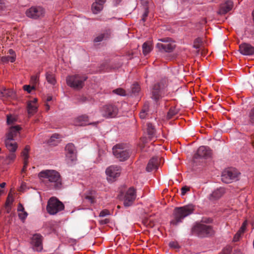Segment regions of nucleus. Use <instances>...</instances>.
Returning <instances> with one entry per match:
<instances>
[{"label":"nucleus","mask_w":254,"mask_h":254,"mask_svg":"<svg viewBox=\"0 0 254 254\" xmlns=\"http://www.w3.org/2000/svg\"><path fill=\"white\" fill-rule=\"evenodd\" d=\"M28 215L26 211L20 212L18 213L19 218L22 221L24 220Z\"/></svg>","instance_id":"43"},{"label":"nucleus","mask_w":254,"mask_h":254,"mask_svg":"<svg viewBox=\"0 0 254 254\" xmlns=\"http://www.w3.org/2000/svg\"><path fill=\"white\" fill-rule=\"evenodd\" d=\"M109 214H110L109 211L107 209H104L100 212L99 216L100 217H105Z\"/></svg>","instance_id":"47"},{"label":"nucleus","mask_w":254,"mask_h":254,"mask_svg":"<svg viewBox=\"0 0 254 254\" xmlns=\"http://www.w3.org/2000/svg\"><path fill=\"white\" fill-rule=\"evenodd\" d=\"M249 117V122L252 124H254V107L251 110Z\"/></svg>","instance_id":"40"},{"label":"nucleus","mask_w":254,"mask_h":254,"mask_svg":"<svg viewBox=\"0 0 254 254\" xmlns=\"http://www.w3.org/2000/svg\"><path fill=\"white\" fill-rule=\"evenodd\" d=\"M202 39L200 38H196L193 43V47L196 49H199L202 43Z\"/></svg>","instance_id":"38"},{"label":"nucleus","mask_w":254,"mask_h":254,"mask_svg":"<svg viewBox=\"0 0 254 254\" xmlns=\"http://www.w3.org/2000/svg\"><path fill=\"white\" fill-rule=\"evenodd\" d=\"M21 129V128L19 126L11 127L6 134V138L13 139L14 137L19 134Z\"/></svg>","instance_id":"21"},{"label":"nucleus","mask_w":254,"mask_h":254,"mask_svg":"<svg viewBox=\"0 0 254 254\" xmlns=\"http://www.w3.org/2000/svg\"><path fill=\"white\" fill-rule=\"evenodd\" d=\"M87 78V76L83 75H70L66 77V83L70 87L76 90H79L83 87L84 81Z\"/></svg>","instance_id":"4"},{"label":"nucleus","mask_w":254,"mask_h":254,"mask_svg":"<svg viewBox=\"0 0 254 254\" xmlns=\"http://www.w3.org/2000/svg\"><path fill=\"white\" fill-rule=\"evenodd\" d=\"M194 210V205L192 204L175 207L172 214V219L170 221L171 225L175 226L178 225L183 222L185 218L192 214Z\"/></svg>","instance_id":"2"},{"label":"nucleus","mask_w":254,"mask_h":254,"mask_svg":"<svg viewBox=\"0 0 254 254\" xmlns=\"http://www.w3.org/2000/svg\"><path fill=\"white\" fill-rule=\"evenodd\" d=\"M15 158V155L14 154V152H10V153L7 156V159H8L9 160L10 162V161H13Z\"/></svg>","instance_id":"48"},{"label":"nucleus","mask_w":254,"mask_h":254,"mask_svg":"<svg viewBox=\"0 0 254 254\" xmlns=\"http://www.w3.org/2000/svg\"><path fill=\"white\" fill-rule=\"evenodd\" d=\"M122 0H115L114 2L116 4V5H117L119 4V3Z\"/></svg>","instance_id":"63"},{"label":"nucleus","mask_w":254,"mask_h":254,"mask_svg":"<svg viewBox=\"0 0 254 254\" xmlns=\"http://www.w3.org/2000/svg\"><path fill=\"white\" fill-rule=\"evenodd\" d=\"M190 190V188L189 187H188L187 186H184L183 187L182 189H181V194L182 195H185L186 192Z\"/></svg>","instance_id":"49"},{"label":"nucleus","mask_w":254,"mask_h":254,"mask_svg":"<svg viewBox=\"0 0 254 254\" xmlns=\"http://www.w3.org/2000/svg\"><path fill=\"white\" fill-rule=\"evenodd\" d=\"M35 88L34 87L31 86L29 85H25L23 86V89L25 91H26L28 92V93H30L32 89H34Z\"/></svg>","instance_id":"44"},{"label":"nucleus","mask_w":254,"mask_h":254,"mask_svg":"<svg viewBox=\"0 0 254 254\" xmlns=\"http://www.w3.org/2000/svg\"><path fill=\"white\" fill-rule=\"evenodd\" d=\"M60 136L59 134H53L49 140L48 143L52 145H56L59 143V141L56 139H59Z\"/></svg>","instance_id":"32"},{"label":"nucleus","mask_w":254,"mask_h":254,"mask_svg":"<svg viewBox=\"0 0 254 254\" xmlns=\"http://www.w3.org/2000/svg\"><path fill=\"white\" fill-rule=\"evenodd\" d=\"M147 131L149 137L151 138L155 135V129L154 126L151 123L147 124Z\"/></svg>","instance_id":"29"},{"label":"nucleus","mask_w":254,"mask_h":254,"mask_svg":"<svg viewBox=\"0 0 254 254\" xmlns=\"http://www.w3.org/2000/svg\"><path fill=\"white\" fill-rule=\"evenodd\" d=\"M103 8V6L97 3L96 2L93 3L91 9L93 13L97 14L99 13Z\"/></svg>","instance_id":"28"},{"label":"nucleus","mask_w":254,"mask_h":254,"mask_svg":"<svg viewBox=\"0 0 254 254\" xmlns=\"http://www.w3.org/2000/svg\"><path fill=\"white\" fill-rule=\"evenodd\" d=\"M192 231L200 238L211 237L215 233V231L212 226L200 223L194 226Z\"/></svg>","instance_id":"3"},{"label":"nucleus","mask_w":254,"mask_h":254,"mask_svg":"<svg viewBox=\"0 0 254 254\" xmlns=\"http://www.w3.org/2000/svg\"><path fill=\"white\" fill-rule=\"evenodd\" d=\"M17 211L19 212H24L25 211L24 210V208L23 207V206L22 205V204L21 203H19L18 204V208H17Z\"/></svg>","instance_id":"52"},{"label":"nucleus","mask_w":254,"mask_h":254,"mask_svg":"<svg viewBox=\"0 0 254 254\" xmlns=\"http://www.w3.org/2000/svg\"><path fill=\"white\" fill-rule=\"evenodd\" d=\"M140 91V87L138 84L135 83L132 85L131 87V92L133 94L138 93Z\"/></svg>","instance_id":"37"},{"label":"nucleus","mask_w":254,"mask_h":254,"mask_svg":"<svg viewBox=\"0 0 254 254\" xmlns=\"http://www.w3.org/2000/svg\"><path fill=\"white\" fill-rule=\"evenodd\" d=\"M160 158L159 157H153L150 159L146 168L147 172H151L157 170L160 163Z\"/></svg>","instance_id":"17"},{"label":"nucleus","mask_w":254,"mask_h":254,"mask_svg":"<svg viewBox=\"0 0 254 254\" xmlns=\"http://www.w3.org/2000/svg\"><path fill=\"white\" fill-rule=\"evenodd\" d=\"M8 53L11 55V56H15L14 51L12 49H9L8 50Z\"/></svg>","instance_id":"58"},{"label":"nucleus","mask_w":254,"mask_h":254,"mask_svg":"<svg viewBox=\"0 0 254 254\" xmlns=\"http://www.w3.org/2000/svg\"><path fill=\"white\" fill-rule=\"evenodd\" d=\"M211 155V150L209 147L205 146H200L196 153H195L193 157V161L194 163L196 162V160L199 158H208Z\"/></svg>","instance_id":"12"},{"label":"nucleus","mask_w":254,"mask_h":254,"mask_svg":"<svg viewBox=\"0 0 254 254\" xmlns=\"http://www.w3.org/2000/svg\"><path fill=\"white\" fill-rule=\"evenodd\" d=\"M141 111H144L145 113L148 111V107H144Z\"/></svg>","instance_id":"61"},{"label":"nucleus","mask_w":254,"mask_h":254,"mask_svg":"<svg viewBox=\"0 0 254 254\" xmlns=\"http://www.w3.org/2000/svg\"><path fill=\"white\" fill-rule=\"evenodd\" d=\"M240 52L246 56H252L254 54V47L248 43H243L239 46Z\"/></svg>","instance_id":"16"},{"label":"nucleus","mask_w":254,"mask_h":254,"mask_svg":"<svg viewBox=\"0 0 254 254\" xmlns=\"http://www.w3.org/2000/svg\"><path fill=\"white\" fill-rule=\"evenodd\" d=\"M136 197L135 190L133 187L129 188L127 191L123 199L124 206L128 207L131 206L134 203Z\"/></svg>","instance_id":"11"},{"label":"nucleus","mask_w":254,"mask_h":254,"mask_svg":"<svg viewBox=\"0 0 254 254\" xmlns=\"http://www.w3.org/2000/svg\"><path fill=\"white\" fill-rule=\"evenodd\" d=\"M24 161V165H23V167L22 169V173H24L26 171V169L27 168V165H28V160H23Z\"/></svg>","instance_id":"51"},{"label":"nucleus","mask_w":254,"mask_h":254,"mask_svg":"<svg viewBox=\"0 0 254 254\" xmlns=\"http://www.w3.org/2000/svg\"><path fill=\"white\" fill-rule=\"evenodd\" d=\"M113 93L121 96H126V91L122 88H117L113 91Z\"/></svg>","instance_id":"39"},{"label":"nucleus","mask_w":254,"mask_h":254,"mask_svg":"<svg viewBox=\"0 0 254 254\" xmlns=\"http://www.w3.org/2000/svg\"><path fill=\"white\" fill-rule=\"evenodd\" d=\"M52 100V97L51 96H49L47 97L46 101L47 102L51 101Z\"/></svg>","instance_id":"59"},{"label":"nucleus","mask_w":254,"mask_h":254,"mask_svg":"<svg viewBox=\"0 0 254 254\" xmlns=\"http://www.w3.org/2000/svg\"><path fill=\"white\" fill-rule=\"evenodd\" d=\"M232 250L231 247H226L222 251V254H231Z\"/></svg>","instance_id":"46"},{"label":"nucleus","mask_w":254,"mask_h":254,"mask_svg":"<svg viewBox=\"0 0 254 254\" xmlns=\"http://www.w3.org/2000/svg\"><path fill=\"white\" fill-rule=\"evenodd\" d=\"M0 98L2 99L11 100L16 98L15 92L10 89L0 90Z\"/></svg>","instance_id":"19"},{"label":"nucleus","mask_w":254,"mask_h":254,"mask_svg":"<svg viewBox=\"0 0 254 254\" xmlns=\"http://www.w3.org/2000/svg\"><path fill=\"white\" fill-rule=\"evenodd\" d=\"M85 198L88 200L91 203H93L94 202V198L91 195H86Z\"/></svg>","instance_id":"50"},{"label":"nucleus","mask_w":254,"mask_h":254,"mask_svg":"<svg viewBox=\"0 0 254 254\" xmlns=\"http://www.w3.org/2000/svg\"><path fill=\"white\" fill-rule=\"evenodd\" d=\"M178 111L175 108H171L168 113V118L171 119L177 114Z\"/></svg>","instance_id":"35"},{"label":"nucleus","mask_w":254,"mask_h":254,"mask_svg":"<svg viewBox=\"0 0 254 254\" xmlns=\"http://www.w3.org/2000/svg\"><path fill=\"white\" fill-rule=\"evenodd\" d=\"M42 236L39 234H34L32 238V243L34 249L37 252H41L43 249Z\"/></svg>","instance_id":"15"},{"label":"nucleus","mask_w":254,"mask_h":254,"mask_svg":"<svg viewBox=\"0 0 254 254\" xmlns=\"http://www.w3.org/2000/svg\"><path fill=\"white\" fill-rule=\"evenodd\" d=\"M5 144L7 149L10 152H14L17 148V144L13 141V139L6 138L5 140Z\"/></svg>","instance_id":"25"},{"label":"nucleus","mask_w":254,"mask_h":254,"mask_svg":"<svg viewBox=\"0 0 254 254\" xmlns=\"http://www.w3.org/2000/svg\"><path fill=\"white\" fill-rule=\"evenodd\" d=\"M148 14V7H144V12L142 15V17L141 18V21H142L143 22H144L146 20V18L147 17Z\"/></svg>","instance_id":"42"},{"label":"nucleus","mask_w":254,"mask_h":254,"mask_svg":"<svg viewBox=\"0 0 254 254\" xmlns=\"http://www.w3.org/2000/svg\"><path fill=\"white\" fill-rule=\"evenodd\" d=\"M66 158L71 162L74 161L76 159V151L73 144L68 143L65 148Z\"/></svg>","instance_id":"14"},{"label":"nucleus","mask_w":254,"mask_h":254,"mask_svg":"<svg viewBox=\"0 0 254 254\" xmlns=\"http://www.w3.org/2000/svg\"><path fill=\"white\" fill-rule=\"evenodd\" d=\"M169 246L173 249H179L180 248V246L177 242H170Z\"/></svg>","instance_id":"45"},{"label":"nucleus","mask_w":254,"mask_h":254,"mask_svg":"<svg viewBox=\"0 0 254 254\" xmlns=\"http://www.w3.org/2000/svg\"><path fill=\"white\" fill-rule=\"evenodd\" d=\"M225 190L223 188H219L214 190L210 195L209 199L215 200L219 199L225 193Z\"/></svg>","instance_id":"23"},{"label":"nucleus","mask_w":254,"mask_h":254,"mask_svg":"<svg viewBox=\"0 0 254 254\" xmlns=\"http://www.w3.org/2000/svg\"><path fill=\"white\" fill-rule=\"evenodd\" d=\"M44 9L40 6H33L27 9L26 11V15L30 18L37 19L44 16Z\"/></svg>","instance_id":"13"},{"label":"nucleus","mask_w":254,"mask_h":254,"mask_svg":"<svg viewBox=\"0 0 254 254\" xmlns=\"http://www.w3.org/2000/svg\"><path fill=\"white\" fill-rule=\"evenodd\" d=\"M240 173L234 168H230L223 171L221 175L222 181L225 183H230L238 180Z\"/></svg>","instance_id":"8"},{"label":"nucleus","mask_w":254,"mask_h":254,"mask_svg":"<svg viewBox=\"0 0 254 254\" xmlns=\"http://www.w3.org/2000/svg\"><path fill=\"white\" fill-rule=\"evenodd\" d=\"M152 50V45L150 42H146L142 45V52L144 55H147Z\"/></svg>","instance_id":"27"},{"label":"nucleus","mask_w":254,"mask_h":254,"mask_svg":"<svg viewBox=\"0 0 254 254\" xmlns=\"http://www.w3.org/2000/svg\"><path fill=\"white\" fill-rule=\"evenodd\" d=\"M165 80H161L155 83L152 87L151 98L155 101H158L162 97V91L165 88Z\"/></svg>","instance_id":"9"},{"label":"nucleus","mask_w":254,"mask_h":254,"mask_svg":"<svg viewBox=\"0 0 254 254\" xmlns=\"http://www.w3.org/2000/svg\"><path fill=\"white\" fill-rule=\"evenodd\" d=\"M6 207V209L7 213H9L10 212V210H11V207H10V206H8V207Z\"/></svg>","instance_id":"60"},{"label":"nucleus","mask_w":254,"mask_h":254,"mask_svg":"<svg viewBox=\"0 0 254 254\" xmlns=\"http://www.w3.org/2000/svg\"><path fill=\"white\" fill-rule=\"evenodd\" d=\"M16 118L12 115L7 116V123L8 125H11L16 121Z\"/></svg>","instance_id":"41"},{"label":"nucleus","mask_w":254,"mask_h":254,"mask_svg":"<svg viewBox=\"0 0 254 254\" xmlns=\"http://www.w3.org/2000/svg\"><path fill=\"white\" fill-rule=\"evenodd\" d=\"M233 7V2L231 0H227L225 3L221 4L219 10V13L225 14L230 11Z\"/></svg>","instance_id":"22"},{"label":"nucleus","mask_w":254,"mask_h":254,"mask_svg":"<svg viewBox=\"0 0 254 254\" xmlns=\"http://www.w3.org/2000/svg\"><path fill=\"white\" fill-rule=\"evenodd\" d=\"M103 117L106 118H113L117 116L118 113V109L114 105L108 104L103 106L100 110Z\"/></svg>","instance_id":"10"},{"label":"nucleus","mask_w":254,"mask_h":254,"mask_svg":"<svg viewBox=\"0 0 254 254\" xmlns=\"http://www.w3.org/2000/svg\"><path fill=\"white\" fill-rule=\"evenodd\" d=\"M111 31L110 30H106L103 33H102L97 36L94 40L95 42H101L104 40H107L109 38L111 35Z\"/></svg>","instance_id":"26"},{"label":"nucleus","mask_w":254,"mask_h":254,"mask_svg":"<svg viewBox=\"0 0 254 254\" xmlns=\"http://www.w3.org/2000/svg\"><path fill=\"white\" fill-rule=\"evenodd\" d=\"M38 177L43 182L48 184L52 188L60 189L62 187V179L60 174L53 170H46L41 171Z\"/></svg>","instance_id":"1"},{"label":"nucleus","mask_w":254,"mask_h":254,"mask_svg":"<svg viewBox=\"0 0 254 254\" xmlns=\"http://www.w3.org/2000/svg\"><path fill=\"white\" fill-rule=\"evenodd\" d=\"M99 222L102 225L106 224L109 222V220L108 219H104L100 220Z\"/></svg>","instance_id":"53"},{"label":"nucleus","mask_w":254,"mask_h":254,"mask_svg":"<svg viewBox=\"0 0 254 254\" xmlns=\"http://www.w3.org/2000/svg\"><path fill=\"white\" fill-rule=\"evenodd\" d=\"M247 225V222L246 221H244L240 229L238 231V232L237 233V234L235 235L234 237V239L235 241H237V239H238L239 237L241 236L242 234L244 233L246 229V226Z\"/></svg>","instance_id":"31"},{"label":"nucleus","mask_w":254,"mask_h":254,"mask_svg":"<svg viewBox=\"0 0 254 254\" xmlns=\"http://www.w3.org/2000/svg\"><path fill=\"white\" fill-rule=\"evenodd\" d=\"M88 117L87 116L84 115L76 118L74 121V125L76 126H82L87 125H96V123H89Z\"/></svg>","instance_id":"20"},{"label":"nucleus","mask_w":254,"mask_h":254,"mask_svg":"<svg viewBox=\"0 0 254 254\" xmlns=\"http://www.w3.org/2000/svg\"><path fill=\"white\" fill-rule=\"evenodd\" d=\"M252 143L253 146L254 147V139L252 141Z\"/></svg>","instance_id":"64"},{"label":"nucleus","mask_w":254,"mask_h":254,"mask_svg":"<svg viewBox=\"0 0 254 254\" xmlns=\"http://www.w3.org/2000/svg\"><path fill=\"white\" fill-rule=\"evenodd\" d=\"M141 3L144 5L145 7H147L146 4L147 3V0H141Z\"/></svg>","instance_id":"57"},{"label":"nucleus","mask_w":254,"mask_h":254,"mask_svg":"<svg viewBox=\"0 0 254 254\" xmlns=\"http://www.w3.org/2000/svg\"><path fill=\"white\" fill-rule=\"evenodd\" d=\"M106 0H95V2L104 6V3L106 2Z\"/></svg>","instance_id":"54"},{"label":"nucleus","mask_w":254,"mask_h":254,"mask_svg":"<svg viewBox=\"0 0 254 254\" xmlns=\"http://www.w3.org/2000/svg\"><path fill=\"white\" fill-rule=\"evenodd\" d=\"M37 99L35 98L32 101H29L27 103V111L29 116H32L37 112V106L36 104Z\"/></svg>","instance_id":"24"},{"label":"nucleus","mask_w":254,"mask_h":254,"mask_svg":"<svg viewBox=\"0 0 254 254\" xmlns=\"http://www.w3.org/2000/svg\"><path fill=\"white\" fill-rule=\"evenodd\" d=\"M120 173V168L119 167L117 166H111L108 167L106 170L107 175L113 179H115L117 177H118Z\"/></svg>","instance_id":"18"},{"label":"nucleus","mask_w":254,"mask_h":254,"mask_svg":"<svg viewBox=\"0 0 254 254\" xmlns=\"http://www.w3.org/2000/svg\"><path fill=\"white\" fill-rule=\"evenodd\" d=\"M15 60V56H4L1 58V61L3 63H7L8 61L13 63Z\"/></svg>","instance_id":"33"},{"label":"nucleus","mask_w":254,"mask_h":254,"mask_svg":"<svg viewBox=\"0 0 254 254\" xmlns=\"http://www.w3.org/2000/svg\"><path fill=\"white\" fill-rule=\"evenodd\" d=\"M31 81L33 83H36L38 81V78L36 76H32L31 78Z\"/></svg>","instance_id":"55"},{"label":"nucleus","mask_w":254,"mask_h":254,"mask_svg":"<svg viewBox=\"0 0 254 254\" xmlns=\"http://www.w3.org/2000/svg\"><path fill=\"white\" fill-rule=\"evenodd\" d=\"M146 115L147 113H145L144 111H141L139 114L140 118L142 119H145Z\"/></svg>","instance_id":"56"},{"label":"nucleus","mask_w":254,"mask_h":254,"mask_svg":"<svg viewBox=\"0 0 254 254\" xmlns=\"http://www.w3.org/2000/svg\"><path fill=\"white\" fill-rule=\"evenodd\" d=\"M159 41L161 42L158 43L156 47L160 52L171 53L176 47L174 41L171 38H162L159 39Z\"/></svg>","instance_id":"6"},{"label":"nucleus","mask_w":254,"mask_h":254,"mask_svg":"<svg viewBox=\"0 0 254 254\" xmlns=\"http://www.w3.org/2000/svg\"><path fill=\"white\" fill-rule=\"evenodd\" d=\"M30 150V147L27 145L22 152V155L23 157V160H28L29 158L28 152Z\"/></svg>","instance_id":"34"},{"label":"nucleus","mask_w":254,"mask_h":254,"mask_svg":"<svg viewBox=\"0 0 254 254\" xmlns=\"http://www.w3.org/2000/svg\"><path fill=\"white\" fill-rule=\"evenodd\" d=\"M46 79L48 83L55 85L56 83V80L54 75L51 72H47L46 74Z\"/></svg>","instance_id":"30"},{"label":"nucleus","mask_w":254,"mask_h":254,"mask_svg":"<svg viewBox=\"0 0 254 254\" xmlns=\"http://www.w3.org/2000/svg\"><path fill=\"white\" fill-rule=\"evenodd\" d=\"M13 201V198L12 195L11 194H10V193H9L5 202V206L8 207L11 206V205L12 204Z\"/></svg>","instance_id":"36"},{"label":"nucleus","mask_w":254,"mask_h":254,"mask_svg":"<svg viewBox=\"0 0 254 254\" xmlns=\"http://www.w3.org/2000/svg\"><path fill=\"white\" fill-rule=\"evenodd\" d=\"M5 185H6L5 183H1V184H0V187L1 188H4V187H5Z\"/></svg>","instance_id":"62"},{"label":"nucleus","mask_w":254,"mask_h":254,"mask_svg":"<svg viewBox=\"0 0 254 254\" xmlns=\"http://www.w3.org/2000/svg\"><path fill=\"white\" fill-rule=\"evenodd\" d=\"M113 152L116 158L121 161L127 160L130 154L131 151L123 144H117L113 148Z\"/></svg>","instance_id":"5"},{"label":"nucleus","mask_w":254,"mask_h":254,"mask_svg":"<svg viewBox=\"0 0 254 254\" xmlns=\"http://www.w3.org/2000/svg\"><path fill=\"white\" fill-rule=\"evenodd\" d=\"M64 205L57 198L51 197L48 202L47 210L48 212L54 215L64 209Z\"/></svg>","instance_id":"7"}]
</instances>
